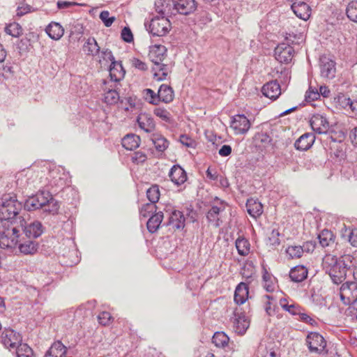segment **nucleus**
<instances>
[{
  "mask_svg": "<svg viewBox=\"0 0 357 357\" xmlns=\"http://www.w3.org/2000/svg\"><path fill=\"white\" fill-rule=\"evenodd\" d=\"M356 260L351 255H344L337 258L335 255L327 254L322 261L323 269L328 274L334 284L344 282L349 272L352 273L354 282H357Z\"/></svg>",
  "mask_w": 357,
  "mask_h": 357,
  "instance_id": "f257e3e1",
  "label": "nucleus"
},
{
  "mask_svg": "<svg viewBox=\"0 0 357 357\" xmlns=\"http://www.w3.org/2000/svg\"><path fill=\"white\" fill-rule=\"evenodd\" d=\"M18 218L20 224L13 223L10 231H7V236H13L11 245H13V247L20 242V237L22 234H24L26 237L31 238L40 236L43 232V225L39 221H34L26 225L25 220L22 219L21 216Z\"/></svg>",
  "mask_w": 357,
  "mask_h": 357,
  "instance_id": "f03ea898",
  "label": "nucleus"
},
{
  "mask_svg": "<svg viewBox=\"0 0 357 357\" xmlns=\"http://www.w3.org/2000/svg\"><path fill=\"white\" fill-rule=\"evenodd\" d=\"M22 208V203L16 199L15 195H3L0 202V219H2L4 222H8V224H10V222L15 223L11 220L14 218L19 219L20 216H17V215Z\"/></svg>",
  "mask_w": 357,
  "mask_h": 357,
  "instance_id": "7ed1b4c3",
  "label": "nucleus"
},
{
  "mask_svg": "<svg viewBox=\"0 0 357 357\" xmlns=\"http://www.w3.org/2000/svg\"><path fill=\"white\" fill-rule=\"evenodd\" d=\"M340 296L344 305H354L357 302V282L347 281L340 288Z\"/></svg>",
  "mask_w": 357,
  "mask_h": 357,
  "instance_id": "20e7f679",
  "label": "nucleus"
},
{
  "mask_svg": "<svg viewBox=\"0 0 357 357\" xmlns=\"http://www.w3.org/2000/svg\"><path fill=\"white\" fill-rule=\"evenodd\" d=\"M306 343L311 353L318 354L328 353V351L326 349V341L319 333H310L307 336Z\"/></svg>",
  "mask_w": 357,
  "mask_h": 357,
  "instance_id": "39448f33",
  "label": "nucleus"
},
{
  "mask_svg": "<svg viewBox=\"0 0 357 357\" xmlns=\"http://www.w3.org/2000/svg\"><path fill=\"white\" fill-rule=\"evenodd\" d=\"M168 16L161 15L153 17L149 24V31L157 36H163L166 35L171 26Z\"/></svg>",
  "mask_w": 357,
  "mask_h": 357,
  "instance_id": "423d86ee",
  "label": "nucleus"
},
{
  "mask_svg": "<svg viewBox=\"0 0 357 357\" xmlns=\"http://www.w3.org/2000/svg\"><path fill=\"white\" fill-rule=\"evenodd\" d=\"M50 201V193L48 192L41 191L36 195L29 197L24 203V208L27 211H35L43 207H46Z\"/></svg>",
  "mask_w": 357,
  "mask_h": 357,
  "instance_id": "0eeeda50",
  "label": "nucleus"
},
{
  "mask_svg": "<svg viewBox=\"0 0 357 357\" xmlns=\"http://www.w3.org/2000/svg\"><path fill=\"white\" fill-rule=\"evenodd\" d=\"M231 319L234 332L240 335H244L250 326V319L245 312L236 308Z\"/></svg>",
  "mask_w": 357,
  "mask_h": 357,
  "instance_id": "6e6552de",
  "label": "nucleus"
},
{
  "mask_svg": "<svg viewBox=\"0 0 357 357\" xmlns=\"http://www.w3.org/2000/svg\"><path fill=\"white\" fill-rule=\"evenodd\" d=\"M251 123L244 114H236L231 118L230 127L236 135H244L250 129Z\"/></svg>",
  "mask_w": 357,
  "mask_h": 357,
  "instance_id": "1a4fd4ad",
  "label": "nucleus"
},
{
  "mask_svg": "<svg viewBox=\"0 0 357 357\" xmlns=\"http://www.w3.org/2000/svg\"><path fill=\"white\" fill-rule=\"evenodd\" d=\"M275 57L282 63H289L294 55V49L286 43L279 44L275 49Z\"/></svg>",
  "mask_w": 357,
  "mask_h": 357,
  "instance_id": "9d476101",
  "label": "nucleus"
},
{
  "mask_svg": "<svg viewBox=\"0 0 357 357\" xmlns=\"http://www.w3.org/2000/svg\"><path fill=\"white\" fill-rule=\"evenodd\" d=\"M0 340L6 347L10 349L17 348L20 344H22V337L20 333L12 329L4 330L0 336Z\"/></svg>",
  "mask_w": 357,
  "mask_h": 357,
  "instance_id": "9b49d317",
  "label": "nucleus"
},
{
  "mask_svg": "<svg viewBox=\"0 0 357 357\" xmlns=\"http://www.w3.org/2000/svg\"><path fill=\"white\" fill-rule=\"evenodd\" d=\"M197 7L195 0H174L173 12L183 15L194 13Z\"/></svg>",
  "mask_w": 357,
  "mask_h": 357,
  "instance_id": "f8f14e48",
  "label": "nucleus"
},
{
  "mask_svg": "<svg viewBox=\"0 0 357 357\" xmlns=\"http://www.w3.org/2000/svg\"><path fill=\"white\" fill-rule=\"evenodd\" d=\"M312 129L318 134H325L329 129V122L326 116L320 114H314L310 121Z\"/></svg>",
  "mask_w": 357,
  "mask_h": 357,
  "instance_id": "ddd939ff",
  "label": "nucleus"
},
{
  "mask_svg": "<svg viewBox=\"0 0 357 357\" xmlns=\"http://www.w3.org/2000/svg\"><path fill=\"white\" fill-rule=\"evenodd\" d=\"M320 68L322 77L328 79H333L335 77L336 72L335 63L326 56H321Z\"/></svg>",
  "mask_w": 357,
  "mask_h": 357,
  "instance_id": "4468645a",
  "label": "nucleus"
},
{
  "mask_svg": "<svg viewBox=\"0 0 357 357\" xmlns=\"http://www.w3.org/2000/svg\"><path fill=\"white\" fill-rule=\"evenodd\" d=\"M166 56L167 48L164 45H154L150 47L149 58L153 64L162 62Z\"/></svg>",
  "mask_w": 357,
  "mask_h": 357,
  "instance_id": "2eb2a0df",
  "label": "nucleus"
},
{
  "mask_svg": "<svg viewBox=\"0 0 357 357\" xmlns=\"http://www.w3.org/2000/svg\"><path fill=\"white\" fill-rule=\"evenodd\" d=\"M13 222L8 224V222H4L2 219H0V246L13 248V245H11V240L13 236H7V231L11 230Z\"/></svg>",
  "mask_w": 357,
  "mask_h": 357,
  "instance_id": "dca6fc26",
  "label": "nucleus"
},
{
  "mask_svg": "<svg viewBox=\"0 0 357 357\" xmlns=\"http://www.w3.org/2000/svg\"><path fill=\"white\" fill-rule=\"evenodd\" d=\"M169 177L172 183L178 186L186 181L187 174L180 165H174L169 172Z\"/></svg>",
  "mask_w": 357,
  "mask_h": 357,
  "instance_id": "f3484780",
  "label": "nucleus"
},
{
  "mask_svg": "<svg viewBox=\"0 0 357 357\" xmlns=\"http://www.w3.org/2000/svg\"><path fill=\"white\" fill-rule=\"evenodd\" d=\"M291 10L294 14L303 20H307L311 15V8L304 1H295L292 3Z\"/></svg>",
  "mask_w": 357,
  "mask_h": 357,
  "instance_id": "a211bd4d",
  "label": "nucleus"
},
{
  "mask_svg": "<svg viewBox=\"0 0 357 357\" xmlns=\"http://www.w3.org/2000/svg\"><path fill=\"white\" fill-rule=\"evenodd\" d=\"M261 92L266 97L276 100L281 94V88L276 80L271 81L263 86Z\"/></svg>",
  "mask_w": 357,
  "mask_h": 357,
  "instance_id": "6ab92c4d",
  "label": "nucleus"
},
{
  "mask_svg": "<svg viewBox=\"0 0 357 357\" xmlns=\"http://www.w3.org/2000/svg\"><path fill=\"white\" fill-rule=\"evenodd\" d=\"M137 121L139 128L146 132H151L155 130V124L150 114H140L137 119Z\"/></svg>",
  "mask_w": 357,
  "mask_h": 357,
  "instance_id": "aec40b11",
  "label": "nucleus"
},
{
  "mask_svg": "<svg viewBox=\"0 0 357 357\" xmlns=\"http://www.w3.org/2000/svg\"><path fill=\"white\" fill-rule=\"evenodd\" d=\"M109 70L110 79L114 82L121 80L126 73L121 61H112Z\"/></svg>",
  "mask_w": 357,
  "mask_h": 357,
  "instance_id": "412c9836",
  "label": "nucleus"
},
{
  "mask_svg": "<svg viewBox=\"0 0 357 357\" xmlns=\"http://www.w3.org/2000/svg\"><path fill=\"white\" fill-rule=\"evenodd\" d=\"M174 0H157L155 2V10L161 15L169 16L173 12Z\"/></svg>",
  "mask_w": 357,
  "mask_h": 357,
  "instance_id": "4be33fe9",
  "label": "nucleus"
},
{
  "mask_svg": "<svg viewBox=\"0 0 357 357\" xmlns=\"http://www.w3.org/2000/svg\"><path fill=\"white\" fill-rule=\"evenodd\" d=\"M314 142V136L312 133L301 135L295 142L294 146L297 150L306 151L310 149Z\"/></svg>",
  "mask_w": 357,
  "mask_h": 357,
  "instance_id": "5701e85b",
  "label": "nucleus"
},
{
  "mask_svg": "<svg viewBox=\"0 0 357 357\" xmlns=\"http://www.w3.org/2000/svg\"><path fill=\"white\" fill-rule=\"evenodd\" d=\"M247 211L254 218H259L263 213V206L258 200L250 198L246 203Z\"/></svg>",
  "mask_w": 357,
  "mask_h": 357,
  "instance_id": "b1692460",
  "label": "nucleus"
},
{
  "mask_svg": "<svg viewBox=\"0 0 357 357\" xmlns=\"http://www.w3.org/2000/svg\"><path fill=\"white\" fill-rule=\"evenodd\" d=\"M249 289L246 282H241L236 287L234 292V301L237 304H243L248 298Z\"/></svg>",
  "mask_w": 357,
  "mask_h": 357,
  "instance_id": "393cba45",
  "label": "nucleus"
},
{
  "mask_svg": "<svg viewBox=\"0 0 357 357\" xmlns=\"http://www.w3.org/2000/svg\"><path fill=\"white\" fill-rule=\"evenodd\" d=\"M225 210L223 204L221 203V206H213L208 211L206 218L208 222L213 223L215 227H218L222 224L220 218V213Z\"/></svg>",
  "mask_w": 357,
  "mask_h": 357,
  "instance_id": "a878e982",
  "label": "nucleus"
},
{
  "mask_svg": "<svg viewBox=\"0 0 357 357\" xmlns=\"http://www.w3.org/2000/svg\"><path fill=\"white\" fill-rule=\"evenodd\" d=\"M153 77L158 81H162L166 79L168 74L171 72L168 65L161 63H154L152 68Z\"/></svg>",
  "mask_w": 357,
  "mask_h": 357,
  "instance_id": "bb28decb",
  "label": "nucleus"
},
{
  "mask_svg": "<svg viewBox=\"0 0 357 357\" xmlns=\"http://www.w3.org/2000/svg\"><path fill=\"white\" fill-rule=\"evenodd\" d=\"M67 347L61 341L54 342L45 355V357H65Z\"/></svg>",
  "mask_w": 357,
  "mask_h": 357,
  "instance_id": "cd10ccee",
  "label": "nucleus"
},
{
  "mask_svg": "<svg viewBox=\"0 0 357 357\" xmlns=\"http://www.w3.org/2000/svg\"><path fill=\"white\" fill-rule=\"evenodd\" d=\"M308 271L304 266H296L289 272V278L294 282H301L307 277Z\"/></svg>",
  "mask_w": 357,
  "mask_h": 357,
  "instance_id": "c85d7f7f",
  "label": "nucleus"
},
{
  "mask_svg": "<svg viewBox=\"0 0 357 357\" xmlns=\"http://www.w3.org/2000/svg\"><path fill=\"white\" fill-rule=\"evenodd\" d=\"M160 102L169 103L174 100V93L172 88L167 84H162L158 91Z\"/></svg>",
  "mask_w": 357,
  "mask_h": 357,
  "instance_id": "c756f323",
  "label": "nucleus"
},
{
  "mask_svg": "<svg viewBox=\"0 0 357 357\" xmlns=\"http://www.w3.org/2000/svg\"><path fill=\"white\" fill-rule=\"evenodd\" d=\"M185 217L182 212L174 211L169 218L168 225L172 226L174 229H183L185 226Z\"/></svg>",
  "mask_w": 357,
  "mask_h": 357,
  "instance_id": "7c9ffc66",
  "label": "nucleus"
},
{
  "mask_svg": "<svg viewBox=\"0 0 357 357\" xmlns=\"http://www.w3.org/2000/svg\"><path fill=\"white\" fill-rule=\"evenodd\" d=\"M17 244H19L20 252L24 255H33L38 249V243L30 238L23 242H21V239L20 238V242H18Z\"/></svg>",
  "mask_w": 357,
  "mask_h": 357,
  "instance_id": "2f4dec72",
  "label": "nucleus"
},
{
  "mask_svg": "<svg viewBox=\"0 0 357 357\" xmlns=\"http://www.w3.org/2000/svg\"><path fill=\"white\" fill-rule=\"evenodd\" d=\"M45 31L52 39L57 40L63 36L64 29L59 23L52 22L46 27Z\"/></svg>",
  "mask_w": 357,
  "mask_h": 357,
  "instance_id": "473e14b6",
  "label": "nucleus"
},
{
  "mask_svg": "<svg viewBox=\"0 0 357 357\" xmlns=\"http://www.w3.org/2000/svg\"><path fill=\"white\" fill-rule=\"evenodd\" d=\"M318 239L321 247H332L335 243V236L331 231L324 229L318 235Z\"/></svg>",
  "mask_w": 357,
  "mask_h": 357,
  "instance_id": "72a5a7b5",
  "label": "nucleus"
},
{
  "mask_svg": "<svg viewBox=\"0 0 357 357\" xmlns=\"http://www.w3.org/2000/svg\"><path fill=\"white\" fill-rule=\"evenodd\" d=\"M140 138L135 134H128L122 139V146L127 150H133L139 147Z\"/></svg>",
  "mask_w": 357,
  "mask_h": 357,
  "instance_id": "f704fd0d",
  "label": "nucleus"
},
{
  "mask_svg": "<svg viewBox=\"0 0 357 357\" xmlns=\"http://www.w3.org/2000/svg\"><path fill=\"white\" fill-rule=\"evenodd\" d=\"M162 212H158L155 214H153L146 223V227L149 231L151 233L155 232L158 229L162 221Z\"/></svg>",
  "mask_w": 357,
  "mask_h": 357,
  "instance_id": "c9c22d12",
  "label": "nucleus"
},
{
  "mask_svg": "<svg viewBox=\"0 0 357 357\" xmlns=\"http://www.w3.org/2000/svg\"><path fill=\"white\" fill-rule=\"evenodd\" d=\"M84 52L89 56H95L100 52V47L94 38H89L83 45Z\"/></svg>",
  "mask_w": 357,
  "mask_h": 357,
  "instance_id": "e433bc0d",
  "label": "nucleus"
},
{
  "mask_svg": "<svg viewBox=\"0 0 357 357\" xmlns=\"http://www.w3.org/2000/svg\"><path fill=\"white\" fill-rule=\"evenodd\" d=\"M235 244L240 255L246 256L249 254L250 244L248 239L240 236L236 239Z\"/></svg>",
  "mask_w": 357,
  "mask_h": 357,
  "instance_id": "4c0bfd02",
  "label": "nucleus"
},
{
  "mask_svg": "<svg viewBox=\"0 0 357 357\" xmlns=\"http://www.w3.org/2000/svg\"><path fill=\"white\" fill-rule=\"evenodd\" d=\"M151 140L157 151L163 152L168 147V141L159 134H153Z\"/></svg>",
  "mask_w": 357,
  "mask_h": 357,
  "instance_id": "58836bf2",
  "label": "nucleus"
},
{
  "mask_svg": "<svg viewBox=\"0 0 357 357\" xmlns=\"http://www.w3.org/2000/svg\"><path fill=\"white\" fill-rule=\"evenodd\" d=\"M229 338L224 332L214 333L212 342L218 347H225L228 344Z\"/></svg>",
  "mask_w": 357,
  "mask_h": 357,
  "instance_id": "ea45409f",
  "label": "nucleus"
},
{
  "mask_svg": "<svg viewBox=\"0 0 357 357\" xmlns=\"http://www.w3.org/2000/svg\"><path fill=\"white\" fill-rule=\"evenodd\" d=\"M160 190L157 185H153L146 191V197L150 202L155 204L158 202L160 198Z\"/></svg>",
  "mask_w": 357,
  "mask_h": 357,
  "instance_id": "a19ab883",
  "label": "nucleus"
},
{
  "mask_svg": "<svg viewBox=\"0 0 357 357\" xmlns=\"http://www.w3.org/2000/svg\"><path fill=\"white\" fill-rule=\"evenodd\" d=\"M16 354L17 357H34L31 348L26 344H20L16 348Z\"/></svg>",
  "mask_w": 357,
  "mask_h": 357,
  "instance_id": "79ce46f5",
  "label": "nucleus"
},
{
  "mask_svg": "<svg viewBox=\"0 0 357 357\" xmlns=\"http://www.w3.org/2000/svg\"><path fill=\"white\" fill-rule=\"evenodd\" d=\"M119 93L115 89H109L104 94V100L109 105H114L119 100Z\"/></svg>",
  "mask_w": 357,
  "mask_h": 357,
  "instance_id": "37998d69",
  "label": "nucleus"
},
{
  "mask_svg": "<svg viewBox=\"0 0 357 357\" xmlns=\"http://www.w3.org/2000/svg\"><path fill=\"white\" fill-rule=\"evenodd\" d=\"M346 13L350 20L357 22V1H352L348 4Z\"/></svg>",
  "mask_w": 357,
  "mask_h": 357,
  "instance_id": "c03bdc74",
  "label": "nucleus"
},
{
  "mask_svg": "<svg viewBox=\"0 0 357 357\" xmlns=\"http://www.w3.org/2000/svg\"><path fill=\"white\" fill-rule=\"evenodd\" d=\"M5 31L13 37H18L22 34V29L18 23L13 22L6 26Z\"/></svg>",
  "mask_w": 357,
  "mask_h": 357,
  "instance_id": "a18cd8bd",
  "label": "nucleus"
},
{
  "mask_svg": "<svg viewBox=\"0 0 357 357\" xmlns=\"http://www.w3.org/2000/svg\"><path fill=\"white\" fill-rule=\"evenodd\" d=\"M286 252L291 259L300 258L303 255V249L300 245H291L289 246Z\"/></svg>",
  "mask_w": 357,
  "mask_h": 357,
  "instance_id": "49530a36",
  "label": "nucleus"
},
{
  "mask_svg": "<svg viewBox=\"0 0 357 357\" xmlns=\"http://www.w3.org/2000/svg\"><path fill=\"white\" fill-rule=\"evenodd\" d=\"M242 276L246 280H251L255 275V269L252 264H246L241 269Z\"/></svg>",
  "mask_w": 357,
  "mask_h": 357,
  "instance_id": "de8ad7c7",
  "label": "nucleus"
},
{
  "mask_svg": "<svg viewBox=\"0 0 357 357\" xmlns=\"http://www.w3.org/2000/svg\"><path fill=\"white\" fill-rule=\"evenodd\" d=\"M144 95L145 99L151 104L158 105L159 103V99L158 93H155L151 89H146L144 90Z\"/></svg>",
  "mask_w": 357,
  "mask_h": 357,
  "instance_id": "09e8293b",
  "label": "nucleus"
},
{
  "mask_svg": "<svg viewBox=\"0 0 357 357\" xmlns=\"http://www.w3.org/2000/svg\"><path fill=\"white\" fill-rule=\"evenodd\" d=\"M286 301V299H281L280 301V305L284 310L294 315L300 314L301 309L299 306L294 304L288 305L287 303H284Z\"/></svg>",
  "mask_w": 357,
  "mask_h": 357,
  "instance_id": "8fccbe9b",
  "label": "nucleus"
},
{
  "mask_svg": "<svg viewBox=\"0 0 357 357\" xmlns=\"http://www.w3.org/2000/svg\"><path fill=\"white\" fill-rule=\"evenodd\" d=\"M156 211V206L153 203H147L144 204L140 211V215L144 218L148 217L151 213Z\"/></svg>",
  "mask_w": 357,
  "mask_h": 357,
  "instance_id": "3c124183",
  "label": "nucleus"
},
{
  "mask_svg": "<svg viewBox=\"0 0 357 357\" xmlns=\"http://www.w3.org/2000/svg\"><path fill=\"white\" fill-rule=\"evenodd\" d=\"M153 113L165 122H170L171 121L170 113L164 108L157 107L154 109Z\"/></svg>",
  "mask_w": 357,
  "mask_h": 357,
  "instance_id": "603ef678",
  "label": "nucleus"
},
{
  "mask_svg": "<svg viewBox=\"0 0 357 357\" xmlns=\"http://www.w3.org/2000/svg\"><path fill=\"white\" fill-rule=\"evenodd\" d=\"M59 206L58 202L54 200L52 195L50 194V201L45 207V211H48L50 213L55 214L57 213Z\"/></svg>",
  "mask_w": 357,
  "mask_h": 357,
  "instance_id": "864d4df0",
  "label": "nucleus"
},
{
  "mask_svg": "<svg viewBox=\"0 0 357 357\" xmlns=\"http://www.w3.org/2000/svg\"><path fill=\"white\" fill-rule=\"evenodd\" d=\"M320 97V93L316 89H312V86L309 87V89L305 93V100L307 102H311L319 99Z\"/></svg>",
  "mask_w": 357,
  "mask_h": 357,
  "instance_id": "5fc2aeb1",
  "label": "nucleus"
},
{
  "mask_svg": "<svg viewBox=\"0 0 357 357\" xmlns=\"http://www.w3.org/2000/svg\"><path fill=\"white\" fill-rule=\"evenodd\" d=\"M100 19L105 26L109 27L114 22L115 17H109V13L107 10H103L100 14Z\"/></svg>",
  "mask_w": 357,
  "mask_h": 357,
  "instance_id": "6e6d98bb",
  "label": "nucleus"
},
{
  "mask_svg": "<svg viewBox=\"0 0 357 357\" xmlns=\"http://www.w3.org/2000/svg\"><path fill=\"white\" fill-rule=\"evenodd\" d=\"M112 316L108 312H102L98 316L99 323L102 326H108L110 324Z\"/></svg>",
  "mask_w": 357,
  "mask_h": 357,
  "instance_id": "4d7b16f0",
  "label": "nucleus"
},
{
  "mask_svg": "<svg viewBox=\"0 0 357 357\" xmlns=\"http://www.w3.org/2000/svg\"><path fill=\"white\" fill-rule=\"evenodd\" d=\"M101 58L102 59H100V60H99V63L101 65L102 64V61H106V62L111 61V63H112V61H116L114 59V57L112 54V52L108 49L102 51Z\"/></svg>",
  "mask_w": 357,
  "mask_h": 357,
  "instance_id": "13d9d810",
  "label": "nucleus"
},
{
  "mask_svg": "<svg viewBox=\"0 0 357 357\" xmlns=\"http://www.w3.org/2000/svg\"><path fill=\"white\" fill-rule=\"evenodd\" d=\"M121 38L126 43L133 41V35L129 27H124L121 31Z\"/></svg>",
  "mask_w": 357,
  "mask_h": 357,
  "instance_id": "bf43d9fd",
  "label": "nucleus"
},
{
  "mask_svg": "<svg viewBox=\"0 0 357 357\" xmlns=\"http://www.w3.org/2000/svg\"><path fill=\"white\" fill-rule=\"evenodd\" d=\"M131 63L132 66L140 70L144 71L147 70L146 64L144 61L139 60V59L132 58L131 59Z\"/></svg>",
  "mask_w": 357,
  "mask_h": 357,
  "instance_id": "052dcab7",
  "label": "nucleus"
},
{
  "mask_svg": "<svg viewBox=\"0 0 357 357\" xmlns=\"http://www.w3.org/2000/svg\"><path fill=\"white\" fill-rule=\"evenodd\" d=\"M134 162L142 163L146 160V155L142 151H137L132 158Z\"/></svg>",
  "mask_w": 357,
  "mask_h": 357,
  "instance_id": "680f3d73",
  "label": "nucleus"
},
{
  "mask_svg": "<svg viewBox=\"0 0 357 357\" xmlns=\"http://www.w3.org/2000/svg\"><path fill=\"white\" fill-rule=\"evenodd\" d=\"M300 319L303 321V322L307 323L312 326H316L317 324V322L315 319L310 317L308 314L305 313H301L300 312V314H298Z\"/></svg>",
  "mask_w": 357,
  "mask_h": 357,
  "instance_id": "e2e57ef3",
  "label": "nucleus"
},
{
  "mask_svg": "<svg viewBox=\"0 0 357 357\" xmlns=\"http://www.w3.org/2000/svg\"><path fill=\"white\" fill-rule=\"evenodd\" d=\"M180 142L187 147H193L195 144L194 140L185 135H181L180 136Z\"/></svg>",
  "mask_w": 357,
  "mask_h": 357,
  "instance_id": "0e129e2a",
  "label": "nucleus"
},
{
  "mask_svg": "<svg viewBox=\"0 0 357 357\" xmlns=\"http://www.w3.org/2000/svg\"><path fill=\"white\" fill-rule=\"evenodd\" d=\"M349 241L353 247H357V228L350 231Z\"/></svg>",
  "mask_w": 357,
  "mask_h": 357,
  "instance_id": "69168bd1",
  "label": "nucleus"
},
{
  "mask_svg": "<svg viewBox=\"0 0 357 357\" xmlns=\"http://www.w3.org/2000/svg\"><path fill=\"white\" fill-rule=\"evenodd\" d=\"M301 248L303 249V252H312L315 248V243L312 241H307L303 246H301Z\"/></svg>",
  "mask_w": 357,
  "mask_h": 357,
  "instance_id": "338daca9",
  "label": "nucleus"
},
{
  "mask_svg": "<svg viewBox=\"0 0 357 357\" xmlns=\"http://www.w3.org/2000/svg\"><path fill=\"white\" fill-rule=\"evenodd\" d=\"M349 138L352 144L357 146V127L354 128L350 131Z\"/></svg>",
  "mask_w": 357,
  "mask_h": 357,
  "instance_id": "774afa93",
  "label": "nucleus"
}]
</instances>
